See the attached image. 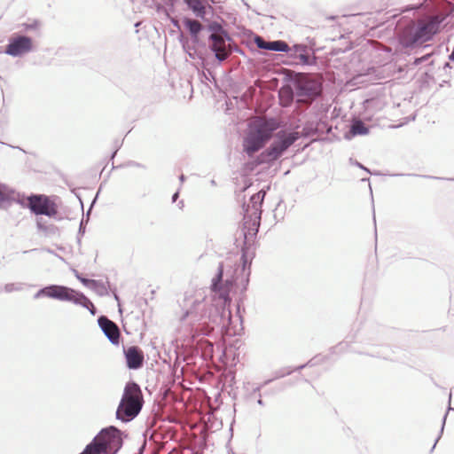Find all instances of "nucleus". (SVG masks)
<instances>
[{
    "label": "nucleus",
    "mask_w": 454,
    "mask_h": 454,
    "mask_svg": "<svg viewBox=\"0 0 454 454\" xmlns=\"http://www.w3.org/2000/svg\"><path fill=\"white\" fill-rule=\"evenodd\" d=\"M442 14L427 16L408 25L400 35V43L404 47L421 45L440 33L445 20Z\"/></svg>",
    "instance_id": "f257e3e1"
},
{
    "label": "nucleus",
    "mask_w": 454,
    "mask_h": 454,
    "mask_svg": "<svg viewBox=\"0 0 454 454\" xmlns=\"http://www.w3.org/2000/svg\"><path fill=\"white\" fill-rule=\"evenodd\" d=\"M277 125L272 121H266L262 118L251 120L247 134L243 139V150L249 156L262 149L266 142L271 137L272 132Z\"/></svg>",
    "instance_id": "f03ea898"
},
{
    "label": "nucleus",
    "mask_w": 454,
    "mask_h": 454,
    "mask_svg": "<svg viewBox=\"0 0 454 454\" xmlns=\"http://www.w3.org/2000/svg\"><path fill=\"white\" fill-rule=\"evenodd\" d=\"M144 403V395L140 387L134 381L128 382L124 387L117 408V418L123 421L134 419L142 410Z\"/></svg>",
    "instance_id": "7ed1b4c3"
},
{
    "label": "nucleus",
    "mask_w": 454,
    "mask_h": 454,
    "mask_svg": "<svg viewBox=\"0 0 454 454\" xmlns=\"http://www.w3.org/2000/svg\"><path fill=\"white\" fill-rule=\"evenodd\" d=\"M121 444V432L111 427L101 430L80 454H115Z\"/></svg>",
    "instance_id": "20e7f679"
},
{
    "label": "nucleus",
    "mask_w": 454,
    "mask_h": 454,
    "mask_svg": "<svg viewBox=\"0 0 454 454\" xmlns=\"http://www.w3.org/2000/svg\"><path fill=\"white\" fill-rule=\"evenodd\" d=\"M300 137L298 132H278L277 140L259 158V163L270 162L277 160L281 154Z\"/></svg>",
    "instance_id": "39448f33"
},
{
    "label": "nucleus",
    "mask_w": 454,
    "mask_h": 454,
    "mask_svg": "<svg viewBox=\"0 0 454 454\" xmlns=\"http://www.w3.org/2000/svg\"><path fill=\"white\" fill-rule=\"evenodd\" d=\"M27 207L35 215L55 217L58 214V204L53 198L44 194L31 195L27 199Z\"/></svg>",
    "instance_id": "423d86ee"
},
{
    "label": "nucleus",
    "mask_w": 454,
    "mask_h": 454,
    "mask_svg": "<svg viewBox=\"0 0 454 454\" xmlns=\"http://www.w3.org/2000/svg\"><path fill=\"white\" fill-rule=\"evenodd\" d=\"M204 296L198 292L187 293L180 304L181 312L178 314L179 320H185L189 316L197 312L198 309L202 305Z\"/></svg>",
    "instance_id": "0eeeda50"
},
{
    "label": "nucleus",
    "mask_w": 454,
    "mask_h": 454,
    "mask_svg": "<svg viewBox=\"0 0 454 454\" xmlns=\"http://www.w3.org/2000/svg\"><path fill=\"white\" fill-rule=\"evenodd\" d=\"M32 47L33 42L30 37L24 35L14 36L10 39L5 53L14 57L20 56L29 52Z\"/></svg>",
    "instance_id": "6e6552de"
},
{
    "label": "nucleus",
    "mask_w": 454,
    "mask_h": 454,
    "mask_svg": "<svg viewBox=\"0 0 454 454\" xmlns=\"http://www.w3.org/2000/svg\"><path fill=\"white\" fill-rule=\"evenodd\" d=\"M320 92V84L309 76H302L297 82V94L300 97L311 98Z\"/></svg>",
    "instance_id": "1a4fd4ad"
},
{
    "label": "nucleus",
    "mask_w": 454,
    "mask_h": 454,
    "mask_svg": "<svg viewBox=\"0 0 454 454\" xmlns=\"http://www.w3.org/2000/svg\"><path fill=\"white\" fill-rule=\"evenodd\" d=\"M127 366L129 369H138L144 364V352L137 346H131L124 349Z\"/></svg>",
    "instance_id": "9d476101"
},
{
    "label": "nucleus",
    "mask_w": 454,
    "mask_h": 454,
    "mask_svg": "<svg viewBox=\"0 0 454 454\" xmlns=\"http://www.w3.org/2000/svg\"><path fill=\"white\" fill-rule=\"evenodd\" d=\"M98 324L109 340L113 344H118L121 333L117 325L106 317H99Z\"/></svg>",
    "instance_id": "9b49d317"
},
{
    "label": "nucleus",
    "mask_w": 454,
    "mask_h": 454,
    "mask_svg": "<svg viewBox=\"0 0 454 454\" xmlns=\"http://www.w3.org/2000/svg\"><path fill=\"white\" fill-rule=\"evenodd\" d=\"M210 40L211 49L215 52V57L219 60H224L230 53L224 38L220 35L212 34L210 35Z\"/></svg>",
    "instance_id": "f8f14e48"
},
{
    "label": "nucleus",
    "mask_w": 454,
    "mask_h": 454,
    "mask_svg": "<svg viewBox=\"0 0 454 454\" xmlns=\"http://www.w3.org/2000/svg\"><path fill=\"white\" fill-rule=\"evenodd\" d=\"M68 288L61 286H50L41 289L35 297L47 296L59 300L71 299L68 295Z\"/></svg>",
    "instance_id": "ddd939ff"
},
{
    "label": "nucleus",
    "mask_w": 454,
    "mask_h": 454,
    "mask_svg": "<svg viewBox=\"0 0 454 454\" xmlns=\"http://www.w3.org/2000/svg\"><path fill=\"white\" fill-rule=\"evenodd\" d=\"M255 43L261 49L274 51H287L289 50L288 44L284 41L266 42L260 36L255 38Z\"/></svg>",
    "instance_id": "4468645a"
},
{
    "label": "nucleus",
    "mask_w": 454,
    "mask_h": 454,
    "mask_svg": "<svg viewBox=\"0 0 454 454\" xmlns=\"http://www.w3.org/2000/svg\"><path fill=\"white\" fill-rule=\"evenodd\" d=\"M71 299H66L67 301H72L77 304H80L87 309L94 308L93 303L82 294L77 293L68 288V294Z\"/></svg>",
    "instance_id": "2eb2a0df"
},
{
    "label": "nucleus",
    "mask_w": 454,
    "mask_h": 454,
    "mask_svg": "<svg viewBox=\"0 0 454 454\" xmlns=\"http://www.w3.org/2000/svg\"><path fill=\"white\" fill-rule=\"evenodd\" d=\"M349 132L352 136H362L366 135L369 129L362 121L355 120L351 124Z\"/></svg>",
    "instance_id": "dca6fc26"
},
{
    "label": "nucleus",
    "mask_w": 454,
    "mask_h": 454,
    "mask_svg": "<svg viewBox=\"0 0 454 454\" xmlns=\"http://www.w3.org/2000/svg\"><path fill=\"white\" fill-rule=\"evenodd\" d=\"M187 4L199 17H204L206 8L200 0H185Z\"/></svg>",
    "instance_id": "f3484780"
},
{
    "label": "nucleus",
    "mask_w": 454,
    "mask_h": 454,
    "mask_svg": "<svg viewBox=\"0 0 454 454\" xmlns=\"http://www.w3.org/2000/svg\"><path fill=\"white\" fill-rule=\"evenodd\" d=\"M184 26L189 29L190 33L196 36L201 30L202 26L198 20L185 19L184 20Z\"/></svg>",
    "instance_id": "a211bd4d"
},
{
    "label": "nucleus",
    "mask_w": 454,
    "mask_h": 454,
    "mask_svg": "<svg viewBox=\"0 0 454 454\" xmlns=\"http://www.w3.org/2000/svg\"><path fill=\"white\" fill-rule=\"evenodd\" d=\"M259 222L254 219L252 222L246 221L244 223L245 228H248V231L245 232V237L247 238L248 235H255L258 231Z\"/></svg>",
    "instance_id": "6ab92c4d"
},
{
    "label": "nucleus",
    "mask_w": 454,
    "mask_h": 454,
    "mask_svg": "<svg viewBox=\"0 0 454 454\" xmlns=\"http://www.w3.org/2000/svg\"><path fill=\"white\" fill-rule=\"evenodd\" d=\"M265 194L264 191H260L251 197V201L254 204L261 205L264 200Z\"/></svg>",
    "instance_id": "aec40b11"
},
{
    "label": "nucleus",
    "mask_w": 454,
    "mask_h": 454,
    "mask_svg": "<svg viewBox=\"0 0 454 454\" xmlns=\"http://www.w3.org/2000/svg\"><path fill=\"white\" fill-rule=\"evenodd\" d=\"M279 96H280L281 100L284 99V97H285V98H286V102L284 103L285 106H286L289 103V101L292 99V93H291L290 90H288V89L280 90Z\"/></svg>",
    "instance_id": "412c9836"
},
{
    "label": "nucleus",
    "mask_w": 454,
    "mask_h": 454,
    "mask_svg": "<svg viewBox=\"0 0 454 454\" xmlns=\"http://www.w3.org/2000/svg\"><path fill=\"white\" fill-rule=\"evenodd\" d=\"M10 200V195L3 191L0 190V207L3 206L4 203L8 202Z\"/></svg>",
    "instance_id": "4be33fe9"
},
{
    "label": "nucleus",
    "mask_w": 454,
    "mask_h": 454,
    "mask_svg": "<svg viewBox=\"0 0 454 454\" xmlns=\"http://www.w3.org/2000/svg\"><path fill=\"white\" fill-rule=\"evenodd\" d=\"M429 56H430V55H429V54H427V55H425V56H423V57H421V58L416 59H415V64H416V65L420 64L422 61L427 60V59H428V57H429Z\"/></svg>",
    "instance_id": "5701e85b"
},
{
    "label": "nucleus",
    "mask_w": 454,
    "mask_h": 454,
    "mask_svg": "<svg viewBox=\"0 0 454 454\" xmlns=\"http://www.w3.org/2000/svg\"><path fill=\"white\" fill-rule=\"evenodd\" d=\"M78 278L84 285H89V284H91V283L94 282L93 280H90V279H87V278H81V277H78Z\"/></svg>",
    "instance_id": "b1692460"
},
{
    "label": "nucleus",
    "mask_w": 454,
    "mask_h": 454,
    "mask_svg": "<svg viewBox=\"0 0 454 454\" xmlns=\"http://www.w3.org/2000/svg\"><path fill=\"white\" fill-rule=\"evenodd\" d=\"M222 272H223V270L221 269L220 272H219V278H221V277H222Z\"/></svg>",
    "instance_id": "393cba45"
},
{
    "label": "nucleus",
    "mask_w": 454,
    "mask_h": 454,
    "mask_svg": "<svg viewBox=\"0 0 454 454\" xmlns=\"http://www.w3.org/2000/svg\"><path fill=\"white\" fill-rule=\"evenodd\" d=\"M216 288H217V285L214 284V290H216Z\"/></svg>",
    "instance_id": "a878e982"
}]
</instances>
